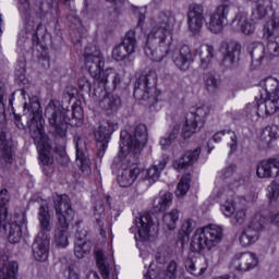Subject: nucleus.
<instances>
[{
    "label": "nucleus",
    "mask_w": 279,
    "mask_h": 279,
    "mask_svg": "<svg viewBox=\"0 0 279 279\" xmlns=\"http://www.w3.org/2000/svg\"><path fill=\"white\" fill-rule=\"evenodd\" d=\"M0 110H3V89L0 87Z\"/></svg>",
    "instance_id": "62"
},
{
    "label": "nucleus",
    "mask_w": 279,
    "mask_h": 279,
    "mask_svg": "<svg viewBox=\"0 0 279 279\" xmlns=\"http://www.w3.org/2000/svg\"><path fill=\"white\" fill-rule=\"evenodd\" d=\"M90 47L85 48V66L88 70L89 75L102 86L105 90H110V88H117L121 84V76L114 71V69H107L105 71L104 66L106 61H104V54L100 50L94 47V51L90 52Z\"/></svg>",
    "instance_id": "3"
},
{
    "label": "nucleus",
    "mask_w": 279,
    "mask_h": 279,
    "mask_svg": "<svg viewBox=\"0 0 279 279\" xmlns=\"http://www.w3.org/2000/svg\"><path fill=\"white\" fill-rule=\"evenodd\" d=\"M208 114H210V106L208 105H201L196 107L195 111L190 112L182 128L183 137L191 138L199 128H204Z\"/></svg>",
    "instance_id": "9"
},
{
    "label": "nucleus",
    "mask_w": 279,
    "mask_h": 279,
    "mask_svg": "<svg viewBox=\"0 0 279 279\" xmlns=\"http://www.w3.org/2000/svg\"><path fill=\"white\" fill-rule=\"evenodd\" d=\"M276 138H279V126H266L262 132L259 143L264 147H271V141H276Z\"/></svg>",
    "instance_id": "34"
},
{
    "label": "nucleus",
    "mask_w": 279,
    "mask_h": 279,
    "mask_svg": "<svg viewBox=\"0 0 279 279\" xmlns=\"http://www.w3.org/2000/svg\"><path fill=\"white\" fill-rule=\"evenodd\" d=\"M253 21H263L267 16V8L264 3H257L256 8L253 10Z\"/></svg>",
    "instance_id": "49"
},
{
    "label": "nucleus",
    "mask_w": 279,
    "mask_h": 279,
    "mask_svg": "<svg viewBox=\"0 0 279 279\" xmlns=\"http://www.w3.org/2000/svg\"><path fill=\"white\" fill-rule=\"evenodd\" d=\"M59 165H61V167H68L70 160H69V156H60L58 159Z\"/></svg>",
    "instance_id": "57"
},
{
    "label": "nucleus",
    "mask_w": 279,
    "mask_h": 279,
    "mask_svg": "<svg viewBox=\"0 0 279 279\" xmlns=\"http://www.w3.org/2000/svg\"><path fill=\"white\" fill-rule=\"evenodd\" d=\"M204 84L208 93L215 94L217 90H219V80H217V77H215L213 74H206L204 76Z\"/></svg>",
    "instance_id": "46"
},
{
    "label": "nucleus",
    "mask_w": 279,
    "mask_h": 279,
    "mask_svg": "<svg viewBox=\"0 0 279 279\" xmlns=\"http://www.w3.org/2000/svg\"><path fill=\"white\" fill-rule=\"evenodd\" d=\"M239 60H241V45L231 43L227 45L222 52L220 66H223V69H236Z\"/></svg>",
    "instance_id": "17"
},
{
    "label": "nucleus",
    "mask_w": 279,
    "mask_h": 279,
    "mask_svg": "<svg viewBox=\"0 0 279 279\" xmlns=\"http://www.w3.org/2000/svg\"><path fill=\"white\" fill-rule=\"evenodd\" d=\"M279 197V180L272 181L268 186V199L276 202Z\"/></svg>",
    "instance_id": "50"
},
{
    "label": "nucleus",
    "mask_w": 279,
    "mask_h": 279,
    "mask_svg": "<svg viewBox=\"0 0 279 279\" xmlns=\"http://www.w3.org/2000/svg\"><path fill=\"white\" fill-rule=\"evenodd\" d=\"M19 10L21 12H25L26 14H29V2L27 0H20Z\"/></svg>",
    "instance_id": "56"
},
{
    "label": "nucleus",
    "mask_w": 279,
    "mask_h": 279,
    "mask_svg": "<svg viewBox=\"0 0 279 279\" xmlns=\"http://www.w3.org/2000/svg\"><path fill=\"white\" fill-rule=\"evenodd\" d=\"M222 136H227L231 141L229 143L230 153L236 151V134L233 131H219L214 135L215 143H219Z\"/></svg>",
    "instance_id": "43"
},
{
    "label": "nucleus",
    "mask_w": 279,
    "mask_h": 279,
    "mask_svg": "<svg viewBox=\"0 0 279 279\" xmlns=\"http://www.w3.org/2000/svg\"><path fill=\"white\" fill-rule=\"evenodd\" d=\"M101 108L107 112V114H114L121 108V97L117 94H107L100 101Z\"/></svg>",
    "instance_id": "29"
},
{
    "label": "nucleus",
    "mask_w": 279,
    "mask_h": 279,
    "mask_svg": "<svg viewBox=\"0 0 279 279\" xmlns=\"http://www.w3.org/2000/svg\"><path fill=\"white\" fill-rule=\"evenodd\" d=\"M78 86L82 90H84V87L85 86H88V82L84 81V80H81L78 81Z\"/></svg>",
    "instance_id": "63"
},
{
    "label": "nucleus",
    "mask_w": 279,
    "mask_h": 279,
    "mask_svg": "<svg viewBox=\"0 0 279 279\" xmlns=\"http://www.w3.org/2000/svg\"><path fill=\"white\" fill-rule=\"evenodd\" d=\"M235 222L239 223V226H242V223H245V219H247V209L242 208L238 209L234 214Z\"/></svg>",
    "instance_id": "54"
},
{
    "label": "nucleus",
    "mask_w": 279,
    "mask_h": 279,
    "mask_svg": "<svg viewBox=\"0 0 279 279\" xmlns=\"http://www.w3.org/2000/svg\"><path fill=\"white\" fill-rule=\"evenodd\" d=\"M222 239L223 229L217 225H209L196 229L190 242V250L199 254L204 250H213L218 243H221Z\"/></svg>",
    "instance_id": "6"
},
{
    "label": "nucleus",
    "mask_w": 279,
    "mask_h": 279,
    "mask_svg": "<svg viewBox=\"0 0 279 279\" xmlns=\"http://www.w3.org/2000/svg\"><path fill=\"white\" fill-rule=\"evenodd\" d=\"M180 219V211L178 209H172L171 211L165 214L163 226L168 230H173L178 226V220Z\"/></svg>",
    "instance_id": "44"
},
{
    "label": "nucleus",
    "mask_w": 279,
    "mask_h": 279,
    "mask_svg": "<svg viewBox=\"0 0 279 279\" xmlns=\"http://www.w3.org/2000/svg\"><path fill=\"white\" fill-rule=\"evenodd\" d=\"M258 265V257L254 253H240L231 262V271H250Z\"/></svg>",
    "instance_id": "16"
},
{
    "label": "nucleus",
    "mask_w": 279,
    "mask_h": 279,
    "mask_svg": "<svg viewBox=\"0 0 279 279\" xmlns=\"http://www.w3.org/2000/svg\"><path fill=\"white\" fill-rule=\"evenodd\" d=\"M24 117L27 118V126L32 138H34L37 144V148L41 151L39 155V160L44 165L45 175H49L53 168V158L47 155L49 151V142H47V135H45V126L43 123V109L40 108V102L38 98L29 99V104L24 105Z\"/></svg>",
    "instance_id": "1"
},
{
    "label": "nucleus",
    "mask_w": 279,
    "mask_h": 279,
    "mask_svg": "<svg viewBox=\"0 0 279 279\" xmlns=\"http://www.w3.org/2000/svg\"><path fill=\"white\" fill-rule=\"evenodd\" d=\"M136 52V36L134 32H128L120 45H118L113 51L112 57L118 62L125 60V58H130L132 53Z\"/></svg>",
    "instance_id": "12"
},
{
    "label": "nucleus",
    "mask_w": 279,
    "mask_h": 279,
    "mask_svg": "<svg viewBox=\"0 0 279 279\" xmlns=\"http://www.w3.org/2000/svg\"><path fill=\"white\" fill-rule=\"evenodd\" d=\"M173 202V194L169 192H161L159 197L154 201L155 213H165Z\"/></svg>",
    "instance_id": "35"
},
{
    "label": "nucleus",
    "mask_w": 279,
    "mask_h": 279,
    "mask_svg": "<svg viewBox=\"0 0 279 279\" xmlns=\"http://www.w3.org/2000/svg\"><path fill=\"white\" fill-rule=\"evenodd\" d=\"M258 239H260V231L247 225L240 235V244L242 247H250V245H254Z\"/></svg>",
    "instance_id": "32"
},
{
    "label": "nucleus",
    "mask_w": 279,
    "mask_h": 279,
    "mask_svg": "<svg viewBox=\"0 0 279 279\" xmlns=\"http://www.w3.org/2000/svg\"><path fill=\"white\" fill-rule=\"evenodd\" d=\"M15 125L21 130L23 128V123H21V117H15Z\"/></svg>",
    "instance_id": "64"
},
{
    "label": "nucleus",
    "mask_w": 279,
    "mask_h": 279,
    "mask_svg": "<svg viewBox=\"0 0 279 279\" xmlns=\"http://www.w3.org/2000/svg\"><path fill=\"white\" fill-rule=\"evenodd\" d=\"M206 17L204 16V7L198 3H192L187 12V27L192 34H199Z\"/></svg>",
    "instance_id": "15"
},
{
    "label": "nucleus",
    "mask_w": 279,
    "mask_h": 279,
    "mask_svg": "<svg viewBox=\"0 0 279 279\" xmlns=\"http://www.w3.org/2000/svg\"><path fill=\"white\" fill-rule=\"evenodd\" d=\"M53 204H54V210L56 215L58 217V223L59 226H63V228H66V223L73 219V208H71V198L66 194L63 195H53Z\"/></svg>",
    "instance_id": "11"
},
{
    "label": "nucleus",
    "mask_w": 279,
    "mask_h": 279,
    "mask_svg": "<svg viewBox=\"0 0 279 279\" xmlns=\"http://www.w3.org/2000/svg\"><path fill=\"white\" fill-rule=\"evenodd\" d=\"M119 130V123L112 119H104L99 122L98 129L95 131V138L98 143H108L110 136Z\"/></svg>",
    "instance_id": "21"
},
{
    "label": "nucleus",
    "mask_w": 279,
    "mask_h": 279,
    "mask_svg": "<svg viewBox=\"0 0 279 279\" xmlns=\"http://www.w3.org/2000/svg\"><path fill=\"white\" fill-rule=\"evenodd\" d=\"M247 226L250 228L258 230L259 232H263V230L265 229V217L260 213L255 214Z\"/></svg>",
    "instance_id": "47"
},
{
    "label": "nucleus",
    "mask_w": 279,
    "mask_h": 279,
    "mask_svg": "<svg viewBox=\"0 0 279 279\" xmlns=\"http://www.w3.org/2000/svg\"><path fill=\"white\" fill-rule=\"evenodd\" d=\"M96 256V265L102 276L104 279H110V264H108V259L104 254V251L97 250L95 252Z\"/></svg>",
    "instance_id": "38"
},
{
    "label": "nucleus",
    "mask_w": 279,
    "mask_h": 279,
    "mask_svg": "<svg viewBox=\"0 0 279 279\" xmlns=\"http://www.w3.org/2000/svg\"><path fill=\"white\" fill-rule=\"evenodd\" d=\"M73 119H82V108H75L72 111Z\"/></svg>",
    "instance_id": "59"
},
{
    "label": "nucleus",
    "mask_w": 279,
    "mask_h": 279,
    "mask_svg": "<svg viewBox=\"0 0 279 279\" xmlns=\"http://www.w3.org/2000/svg\"><path fill=\"white\" fill-rule=\"evenodd\" d=\"M49 245H51V238H44L43 233L37 234V238L32 244V252L35 260L45 263L49 258Z\"/></svg>",
    "instance_id": "20"
},
{
    "label": "nucleus",
    "mask_w": 279,
    "mask_h": 279,
    "mask_svg": "<svg viewBox=\"0 0 279 279\" xmlns=\"http://www.w3.org/2000/svg\"><path fill=\"white\" fill-rule=\"evenodd\" d=\"M222 175L227 180L223 186L218 187V197L221 195H226L230 193V191H234V189L239 187V180L234 179L236 175V165H229L222 170Z\"/></svg>",
    "instance_id": "22"
},
{
    "label": "nucleus",
    "mask_w": 279,
    "mask_h": 279,
    "mask_svg": "<svg viewBox=\"0 0 279 279\" xmlns=\"http://www.w3.org/2000/svg\"><path fill=\"white\" fill-rule=\"evenodd\" d=\"M0 159L3 162H12V145L5 138V132L0 131Z\"/></svg>",
    "instance_id": "37"
},
{
    "label": "nucleus",
    "mask_w": 279,
    "mask_h": 279,
    "mask_svg": "<svg viewBox=\"0 0 279 279\" xmlns=\"http://www.w3.org/2000/svg\"><path fill=\"white\" fill-rule=\"evenodd\" d=\"M107 1H109V3H114L116 5H118V8H121V5L125 3V0H107Z\"/></svg>",
    "instance_id": "61"
},
{
    "label": "nucleus",
    "mask_w": 279,
    "mask_h": 279,
    "mask_svg": "<svg viewBox=\"0 0 279 279\" xmlns=\"http://www.w3.org/2000/svg\"><path fill=\"white\" fill-rule=\"evenodd\" d=\"M38 29H40V24L35 25L34 22H28L25 25V32L27 36H32L33 40L38 38Z\"/></svg>",
    "instance_id": "52"
},
{
    "label": "nucleus",
    "mask_w": 279,
    "mask_h": 279,
    "mask_svg": "<svg viewBox=\"0 0 279 279\" xmlns=\"http://www.w3.org/2000/svg\"><path fill=\"white\" fill-rule=\"evenodd\" d=\"M45 117L48 119L50 130H52L53 134L60 136V138H64L66 136V130H69V118H66V112H64L60 104L56 105L51 100L46 107Z\"/></svg>",
    "instance_id": "8"
},
{
    "label": "nucleus",
    "mask_w": 279,
    "mask_h": 279,
    "mask_svg": "<svg viewBox=\"0 0 279 279\" xmlns=\"http://www.w3.org/2000/svg\"><path fill=\"white\" fill-rule=\"evenodd\" d=\"M265 56L279 57V35L268 39L266 47L259 44L251 52L253 62H263Z\"/></svg>",
    "instance_id": "13"
},
{
    "label": "nucleus",
    "mask_w": 279,
    "mask_h": 279,
    "mask_svg": "<svg viewBox=\"0 0 279 279\" xmlns=\"http://www.w3.org/2000/svg\"><path fill=\"white\" fill-rule=\"evenodd\" d=\"M155 167H157L158 171L162 173V170L165 169V167H167V159H161L159 163L156 165Z\"/></svg>",
    "instance_id": "60"
},
{
    "label": "nucleus",
    "mask_w": 279,
    "mask_h": 279,
    "mask_svg": "<svg viewBox=\"0 0 279 279\" xmlns=\"http://www.w3.org/2000/svg\"><path fill=\"white\" fill-rule=\"evenodd\" d=\"M257 100V117H269L279 110V81L267 77L259 82Z\"/></svg>",
    "instance_id": "4"
},
{
    "label": "nucleus",
    "mask_w": 279,
    "mask_h": 279,
    "mask_svg": "<svg viewBox=\"0 0 279 279\" xmlns=\"http://www.w3.org/2000/svg\"><path fill=\"white\" fill-rule=\"evenodd\" d=\"M185 269L192 274V276H204L208 269V260L205 257H201L196 262L189 258L185 260Z\"/></svg>",
    "instance_id": "30"
},
{
    "label": "nucleus",
    "mask_w": 279,
    "mask_h": 279,
    "mask_svg": "<svg viewBox=\"0 0 279 279\" xmlns=\"http://www.w3.org/2000/svg\"><path fill=\"white\" fill-rule=\"evenodd\" d=\"M257 175L259 178H278L279 175V155L263 160L257 165Z\"/></svg>",
    "instance_id": "23"
},
{
    "label": "nucleus",
    "mask_w": 279,
    "mask_h": 279,
    "mask_svg": "<svg viewBox=\"0 0 279 279\" xmlns=\"http://www.w3.org/2000/svg\"><path fill=\"white\" fill-rule=\"evenodd\" d=\"M279 34V13L274 12L263 27V38L270 40Z\"/></svg>",
    "instance_id": "27"
},
{
    "label": "nucleus",
    "mask_w": 279,
    "mask_h": 279,
    "mask_svg": "<svg viewBox=\"0 0 279 279\" xmlns=\"http://www.w3.org/2000/svg\"><path fill=\"white\" fill-rule=\"evenodd\" d=\"M190 189H191V174H186L181 178L177 186V191H175L177 197H184V195L189 193Z\"/></svg>",
    "instance_id": "45"
},
{
    "label": "nucleus",
    "mask_w": 279,
    "mask_h": 279,
    "mask_svg": "<svg viewBox=\"0 0 279 279\" xmlns=\"http://www.w3.org/2000/svg\"><path fill=\"white\" fill-rule=\"evenodd\" d=\"M199 154H202L201 148L185 151V154L179 160H175L173 162L174 169H177V171H182V169H187V167H191V165L197 162V159L199 158Z\"/></svg>",
    "instance_id": "26"
},
{
    "label": "nucleus",
    "mask_w": 279,
    "mask_h": 279,
    "mask_svg": "<svg viewBox=\"0 0 279 279\" xmlns=\"http://www.w3.org/2000/svg\"><path fill=\"white\" fill-rule=\"evenodd\" d=\"M221 210L225 215V217H232L234 215V201L233 199H227L222 205H221Z\"/></svg>",
    "instance_id": "53"
},
{
    "label": "nucleus",
    "mask_w": 279,
    "mask_h": 279,
    "mask_svg": "<svg viewBox=\"0 0 279 279\" xmlns=\"http://www.w3.org/2000/svg\"><path fill=\"white\" fill-rule=\"evenodd\" d=\"M191 232H193V220L186 219L182 223V227L179 231V236L183 241H186V239H189V236L191 235Z\"/></svg>",
    "instance_id": "48"
},
{
    "label": "nucleus",
    "mask_w": 279,
    "mask_h": 279,
    "mask_svg": "<svg viewBox=\"0 0 279 279\" xmlns=\"http://www.w3.org/2000/svg\"><path fill=\"white\" fill-rule=\"evenodd\" d=\"M228 12H230V7L228 4H220L209 15V21L206 25L211 34H219L223 29V25L228 21Z\"/></svg>",
    "instance_id": "14"
},
{
    "label": "nucleus",
    "mask_w": 279,
    "mask_h": 279,
    "mask_svg": "<svg viewBox=\"0 0 279 279\" xmlns=\"http://www.w3.org/2000/svg\"><path fill=\"white\" fill-rule=\"evenodd\" d=\"M199 56H201V66L203 69H208V65L215 58V48L210 45L203 46L201 48Z\"/></svg>",
    "instance_id": "41"
},
{
    "label": "nucleus",
    "mask_w": 279,
    "mask_h": 279,
    "mask_svg": "<svg viewBox=\"0 0 279 279\" xmlns=\"http://www.w3.org/2000/svg\"><path fill=\"white\" fill-rule=\"evenodd\" d=\"M172 59L180 71H187L193 62V50L189 45H181L173 51Z\"/></svg>",
    "instance_id": "18"
},
{
    "label": "nucleus",
    "mask_w": 279,
    "mask_h": 279,
    "mask_svg": "<svg viewBox=\"0 0 279 279\" xmlns=\"http://www.w3.org/2000/svg\"><path fill=\"white\" fill-rule=\"evenodd\" d=\"M19 274V263L8 262V256L0 259V279H16Z\"/></svg>",
    "instance_id": "28"
},
{
    "label": "nucleus",
    "mask_w": 279,
    "mask_h": 279,
    "mask_svg": "<svg viewBox=\"0 0 279 279\" xmlns=\"http://www.w3.org/2000/svg\"><path fill=\"white\" fill-rule=\"evenodd\" d=\"M147 126L145 124H138L135 128L134 136L126 131L121 132L120 151L133 154V156L138 158L141 151H143V148L147 145Z\"/></svg>",
    "instance_id": "7"
},
{
    "label": "nucleus",
    "mask_w": 279,
    "mask_h": 279,
    "mask_svg": "<svg viewBox=\"0 0 279 279\" xmlns=\"http://www.w3.org/2000/svg\"><path fill=\"white\" fill-rule=\"evenodd\" d=\"M270 221L271 223H274V226H277V228H279V211L270 216Z\"/></svg>",
    "instance_id": "58"
},
{
    "label": "nucleus",
    "mask_w": 279,
    "mask_h": 279,
    "mask_svg": "<svg viewBox=\"0 0 279 279\" xmlns=\"http://www.w3.org/2000/svg\"><path fill=\"white\" fill-rule=\"evenodd\" d=\"M138 174L141 180H147L149 184H156L160 180V170L156 166H151L148 169L140 168Z\"/></svg>",
    "instance_id": "40"
},
{
    "label": "nucleus",
    "mask_w": 279,
    "mask_h": 279,
    "mask_svg": "<svg viewBox=\"0 0 279 279\" xmlns=\"http://www.w3.org/2000/svg\"><path fill=\"white\" fill-rule=\"evenodd\" d=\"M175 17L166 13L155 20L144 48L145 56L154 62H161L169 53Z\"/></svg>",
    "instance_id": "2"
},
{
    "label": "nucleus",
    "mask_w": 279,
    "mask_h": 279,
    "mask_svg": "<svg viewBox=\"0 0 279 279\" xmlns=\"http://www.w3.org/2000/svg\"><path fill=\"white\" fill-rule=\"evenodd\" d=\"M10 202V198L8 197V190H1L0 191V208H5V204Z\"/></svg>",
    "instance_id": "55"
},
{
    "label": "nucleus",
    "mask_w": 279,
    "mask_h": 279,
    "mask_svg": "<svg viewBox=\"0 0 279 279\" xmlns=\"http://www.w3.org/2000/svg\"><path fill=\"white\" fill-rule=\"evenodd\" d=\"M38 219L40 228L38 234H43L46 239H51V215L49 214V205L47 203L39 207Z\"/></svg>",
    "instance_id": "24"
},
{
    "label": "nucleus",
    "mask_w": 279,
    "mask_h": 279,
    "mask_svg": "<svg viewBox=\"0 0 279 279\" xmlns=\"http://www.w3.org/2000/svg\"><path fill=\"white\" fill-rule=\"evenodd\" d=\"M76 149V160H78L81 165V169L84 171L90 167V159L86 157V144L82 142V140L78 137L77 142L75 144Z\"/></svg>",
    "instance_id": "36"
},
{
    "label": "nucleus",
    "mask_w": 279,
    "mask_h": 279,
    "mask_svg": "<svg viewBox=\"0 0 279 279\" xmlns=\"http://www.w3.org/2000/svg\"><path fill=\"white\" fill-rule=\"evenodd\" d=\"M3 229L8 234L9 243H19L21 238L23 236V230L21 229V225L16 222H2Z\"/></svg>",
    "instance_id": "33"
},
{
    "label": "nucleus",
    "mask_w": 279,
    "mask_h": 279,
    "mask_svg": "<svg viewBox=\"0 0 279 279\" xmlns=\"http://www.w3.org/2000/svg\"><path fill=\"white\" fill-rule=\"evenodd\" d=\"M74 254L76 258H84L90 254V242L86 241V231H78L74 241Z\"/></svg>",
    "instance_id": "25"
},
{
    "label": "nucleus",
    "mask_w": 279,
    "mask_h": 279,
    "mask_svg": "<svg viewBox=\"0 0 279 279\" xmlns=\"http://www.w3.org/2000/svg\"><path fill=\"white\" fill-rule=\"evenodd\" d=\"M137 234H135L136 241H147L149 239V232L154 228V219H151V214L144 213L140 215L134 221Z\"/></svg>",
    "instance_id": "19"
},
{
    "label": "nucleus",
    "mask_w": 279,
    "mask_h": 279,
    "mask_svg": "<svg viewBox=\"0 0 279 279\" xmlns=\"http://www.w3.org/2000/svg\"><path fill=\"white\" fill-rule=\"evenodd\" d=\"M162 279H178V264L170 262Z\"/></svg>",
    "instance_id": "51"
},
{
    "label": "nucleus",
    "mask_w": 279,
    "mask_h": 279,
    "mask_svg": "<svg viewBox=\"0 0 279 279\" xmlns=\"http://www.w3.org/2000/svg\"><path fill=\"white\" fill-rule=\"evenodd\" d=\"M232 25H236L240 28V32L246 36H250V34L256 29V27L252 24V21L247 19L246 12H239L232 21Z\"/></svg>",
    "instance_id": "31"
},
{
    "label": "nucleus",
    "mask_w": 279,
    "mask_h": 279,
    "mask_svg": "<svg viewBox=\"0 0 279 279\" xmlns=\"http://www.w3.org/2000/svg\"><path fill=\"white\" fill-rule=\"evenodd\" d=\"M158 75L154 70H145L135 82L134 97L135 99H149L154 88H156V82Z\"/></svg>",
    "instance_id": "10"
},
{
    "label": "nucleus",
    "mask_w": 279,
    "mask_h": 279,
    "mask_svg": "<svg viewBox=\"0 0 279 279\" xmlns=\"http://www.w3.org/2000/svg\"><path fill=\"white\" fill-rule=\"evenodd\" d=\"M136 165H138V157L122 150L113 159L111 169L118 172L117 182L122 189H128L136 182L141 173V168Z\"/></svg>",
    "instance_id": "5"
},
{
    "label": "nucleus",
    "mask_w": 279,
    "mask_h": 279,
    "mask_svg": "<svg viewBox=\"0 0 279 279\" xmlns=\"http://www.w3.org/2000/svg\"><path fill=\"white\" fill-rule=\"evenodd\" d=\"M180 130H181L180 123H174L170 128L168 137H162L160 140V145H161L162 149H167V147H169V145H171V143H173V141H175V138H178V136H180Z\"/></svg>",
    "instance_id": "42"
},
{
    "label": "nucleus",
    "mask_w": 279,
    "mask_h": 279,
    "mask_svg": "<svg viewBox=\"0 0 279 279\" xmlns=\"http://www.w3.org/2000/svg\"><path fill=\"white\" fill-rule=\"evenodd\" d=\"M54 243L58 247H66L69 245V222L66 226L58 225L54 231Z\"/></svg>",
    "instance_id": "39"
}]
</instances>
